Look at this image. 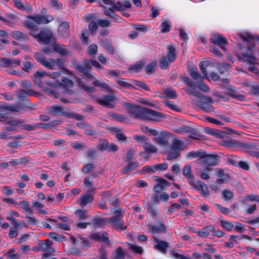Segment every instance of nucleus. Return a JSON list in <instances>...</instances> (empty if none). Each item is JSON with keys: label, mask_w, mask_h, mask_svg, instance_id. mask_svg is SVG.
I'll use <instances>...</instances> for the list:
<instances>
[{"label": "nucleus", "mask_w": 259, "mask_h": 259, "mask_svg": "<svg viewBox=\"0 0 259 259\" xmlns=\"http://www.w3.org/2000/svg\"><path fill=\"white\" fill-rule=\"evenodd\" d=\"M133 82L136 86L134 85V88H133V89L138 90L142 89L147 91H150V89L148 86L144 82L138 80H134Z\"/></svg>", "instance_id": "nucleus-37"}, {"label": "nucleus", "mask_w": 259, "mask_h": 259, "mask_svg": "<svg viewBox=\"0 0 259 259\" xmlns=\"http://www.w3.org/2000/svg\"><path fill=\"white\" fill-rule=\"evenodd\" d=\"M114 213L116 214L115 215L110 218H101L100 217H95L92 221V224L94 228H102L103 227L107 222L109 220V222L112 225L113 229L118 230L119 229L120 230H124L127 228L126 225L122 220L123 214L122 213L121 209L115 210Z\"/></svg>", "instance_id": "nucleus-2"}, {"label": "nucleus", "mask_w": 259, "mask_h": 259, "mask_svg": "<svg viewBox=\"0 0 259 259\" xmlns=\"http://www.w3.org/2000/svg\"><path fill=\"white\" fill-rule=\"evenodd\" d=\"M189 74L193 79L196 80L201 81L204 79V77L200 74L196 67H192L189 69Z\"/></svg>", "instance_id": "nucleus-31"}, {"label": "nucleus", "mask_w": 259, "mask_h": 259, "mask_svg": "<svg viewBox=\"0 0 259 259\" xmlns=\"http://www.w3.org/2000/svg\"><path fill=\"white\" fill-rule=\"evenodd\" d=\"M164 93L168 97L174 99L177 97L176 92L175 90L170 89H165L164 90Z\"/></svg>", "instance_id": "nucleus-63"}, {"label": "nucleus", "mask_w": 259, "mask_h": 259, "mask_svg": "<svg viewBox=\"0 0 259 259\" xmlns=\"http://www.w3.org/2000/svg\"><path fill=\"white\" fill-rule=\"evenodd\" d=\"M78 84L79 87L81 88L83 90H84V91L88 93H92L95 92V89L94 88L85 85L84 83L81 80L78 81Z\"/></svg>", "instance_id": "nucleus-61"}, {"label": "nucleus", "mask_w": 259, "mask_h": 259, "mask_svg": "<svg viewBox=\"0 0 259 259\" xmlns=\"http://www.w3.org/2000/svg\"><path fill=\"white\" fill-rule=\"evenodd\" d=\"M210 42L214 45L219 46L223 50H226L225 46L228 44V40L223 35L213 34L210 39Z\"/></svg>", "instance_id": "nucleus-13"}, {"label": "nucleus", "mask_w": 259, "mask_h": 259, "mask_svg": "<svg viewBox=\"0 0 259 259\" xmlns=\"http://www.w3.org/2000/svg\"><path fill=\"white\" fill-rule=\"evenodd\" d=\"M32 206L39 209V212L40 213L45 214H47V212L46 210L44 209H41V208L44 207L45 206L44 205L41 203L37 201H33L32 203Z\"/></svg>", "instance_id": "nucleus-55"}, {"label": "nucleus", "mask_w": 259, "mask_h": 259, "mask_svg": "<svg viewBox=\"0 0 259 259\" xmlns=\"http://www.w3.org/2000/svg\"><path fill=\"white\" fill-rule=\"evenodd\" d=\"M35 59L41 65L48 69V67L51 66V63L53 62L51 58L46 59L44 55L39 52H35L34 54Z\"/></svg>", "instance_id": "nucleus-20"}, {"label": "nucleus", "mask_w": 259, "mask_h": 259, "mask_svg": "<svg viewBox=\"0 0 259 259\" xmlns=\"http://www.w3.org/2000/svg\"><path fill=\"white\" fill-rule=\"evenodd\" d=\"M33 64L30 62L25 61L23 63V67H22L21 69L26 72H29L33 68Z\"/></svg>", "instance_id": "nucleus-59"}, {"label": "nucleus", "mask_w": 259, "mask_h": 259, "mask_svg": "<svg viewBox=\"0 0 259 259\" xmlns=\"http://www.w3.org/2000/svg\"><path fill=\"white\" fill-rule=\"evenodd\" d=\"M154 241L157 243L155 248L165 253L167 248L168 247V243L165 241L159 240L157 238H155Z\"/></svg>", "instance_id": "nucleus-32"}, {"label": "nucleus", "mask_w": 259, "mask_h": 259, "mask_svg": "<svg viewBox=\"0 0 259 259\" xmlns=\"http://www.w3.org/2000/svg\"><path fill=\"white\" fill-rule=\"evenodd\" d=\"M108 115L110 116L113 117L116 121L118 122L123 123L127 122V118L122 115L113 113L112 112L109 113Z\"/></svg>", "instance_id": "nucleus-43"}, {"label": "nucleus", "mask_w": 259, "mask_h": 259, "mask_svg": "<svg viewBox=\"0 0 259 259\" xmlns=\"http://www.w3.org/2000/svg\"><path fill=\"white\" fill-rule=\"evenodd\" d=\"M34 37L39 42L48 44L50 42L51 39L53 37V35L50 31L46 29L41 30Z\"/></svg>", "instance_id": "nucleus-14"}, {"label": "nucleus", "mask_w": 259, "mask_h": 259, "mask_svg": "<svg viewBox=\"0 0 259 259\" xmlns=\"http://www.w3.org/2000/svg\"><path fill=\"white\" fill-rule=\"evenodd\" d=\"M227 135V133L225 131L214 129L213 131V134L212 136H215L218 138H223L226 137Z\"/></svg>", "instance_id": "nucleus-62"}, {"label": "nucleus", "mask_w": 259, "mask_h": 259, "mask_svg": "<svg viewBox=\"0 0 259 259\" xmlns=\"http://www.w3.org/2000/svg\"><path fill=\"white\" fill-rule=\"evenodd\" d=\"M221 145L230 149L234 148H239L241 150L246 152H249V150L251 149H257V146L254 143L240 142L234 139L223 140Z\"/></svg>", "instance_id": "nucleus-6"}, {"label": "nucleus", "mask_w": 259, "mask_h": 259, "mask_svg": "<svg viewBox=\"0 0 259 259\" xmlns=\"http://www.w3.org/2000/svg\"><path fill=\"white\" fill-rule=\"evenodd\" d=\"M155 178L157 183L153 187V190L156 193H160L164 190L167 186L171 184L169 181L161 177L155 176Z\"/></svg>", "instance_id": "nucleus-15"}, {"label": "nucleus", "mask_w": 259, "mask_h": 259, "mask_svg": "<svg viewBox=\"0 0 259 259\" xmlns=\"http://www.w3.org/2000/svg\"><path fill=\"white\" fill-rule=\"evenodd\" d=\"M185 91L190 95L194 96L203 100L202 101L198 100L194 101L195 104L200 109L206 112H211L214 111V108L213 106L210 104L211 103H213V101L211 97L204 96L199 92L194 91L191 89H186Z\"/></svg>", "instance_id": "nucleus-3"}, {"label": "nucleus", "mask_w": 259, "mask_h": 259, "mask_svg": "<svg viewBox=\"0 0 259 259\" xmlns=\"http://www.w3.org/2000/svg\"><path fill=\"white\" fill-rule=\"evenodd\" d=\"M123 78H119L116 80V82L121 87L124 89H130L134 88V85L124 81Z\"/></svg>", "instance_id": "nucleus-48"}, {"label": "nucleus", "mask_w": 259, "mask_h": 259, "mask_svg": "<svg viewBox=\"0 0 259 259\" xmlns=\"http://www.w3.org/2000/svg\"><path fill=\"white\" fill-rule=\"evenodd\" d=\"M95 167V166L93 164L88 163L84 165L81 171L83 174H86L92 171V170L94 169Z\"/></svg>", "instance_id": "nucleus-64"}, {"label": "nucleus", "mask_w": 259, "mask_h": 259, "mask_svg": "<svg viewBox=\"0 0 259 259\" xmlns=\"http://www.w3.org/2000/svg\"><path fill=\"white\" fill-rule=\"evenodd\" d=\"M223 198L227 201H231L234 197V193L227 189L224 190L222 192Z\"/></svg>", "instance_id": "nucleus-45"}, {"label": "nucleus", "mask_w": 259, "mask_h": 259, "mask_svg": "<svg viewBox=\"0 0 259 259\" xmlns=\"http://www.w3.org/2000/svg\"><path fill=\"white\" fill-rule=\"evenodd\" d=\"M169 63L175 61L177 57L176 48L174 46H169L167 48V54L166 56Z\"/></svg>", "instance_id": "nucleus-26"}, {"label": "nucleus", "mask_w": 259, "mask_h": 259, "mask_svg": "<svg viewBox=\"0 0 259 259\" xmlns=\"http://www.w3.org/2000/svg\"><path fill=\"white\" fill-rule=\"evenodd\" d=\"M176 132L179 134L183 133L194 134V128L187 126H183L176 130Z\"/></svg>", "instance_id": "nucleus-44"}, {"label": "nucleus", "mask_w": 259, "mask_h": 259, "mask_svg": "<svg viewBox=\"0 0 259 259\" xmlns=\"http://www.w3.org/2000/svg\"><path fill=\"white\" fill-rule=\"evenodd\" d=\"M205 154V151L202 150H198L197 151H191L187 153L186 157L188 158H198V159H200L201 157H202L203 155Z\"/></svg>", "instance_id": "nucleus-39"}, {"label": "nucleus", "mask_w": 259, "mask_h": 259, "mask_svg": "<svg viewBox=\"0 0 259 259\" xmlns=\"http://www.w3.org/2000/svg\"><path fill=\"white\" fill-rule=\"evenodd\" d=\"M183 175L189 181H194V176L192 172L191 165L190 163H187L184 166Z\"/></svg>", "instance_id": "nucleus-27"}, {"label": "nucleus", "mask_w": 259, "mask_h": 259, "mask_svg": "<svg viewBox=\"0 0 259 259\" xmlns=\"http://www.w3.org/2000/svg\"><path fill=\"white\" fill-rule=\"evenodd\" d=\"M19 205L22 208V209L25 210L26 211L30 213L31 214L32 213V210L31 208L29 207V203L26 201H22L19 202Z\"/></svg>", "instance_id": "nucleus-58"}, {"label": "nucleus", "mask_w": 259, "mask_h": 259, "mask_svg": "<svg viewBox=\"0 0 259 259\" xmlns=\"http://www.w3.org/2000/svg\"><path fill=\"white\" fill-rule=\"evenodd\" d=\"M90 238L98 242H104L107 245H110V244L108 233L106 232H104L102 234L99 232L94 233L90 235Z\"/></svg>", "instance_id": "nucleus-19"}, {"label": "nucleus", "mask_w": 259, "mask_h": 259, "mask_svg": "<svg viewBox=\"0 0 259 259\" xmlns=\"http://www.w3.org/2000/svg\"><path fill=\"white\" fill-rule=\"evenodd\" d=\"M61 81L62 82H60L59 81H58L57 84L60 87H63L64 88L65 93H66L71 95L74 94V92L70 89V88H72L73 85V81L65 77H63L62 78Z\"/></svg>", "instance_id": "nucleus-18"}, {"label": "nucleus", "mask_w": 259, "mask_h": 259, "mask_svg": "<svg viewBox=\"0 0 259 259\" xmlns=\"http://www.w3.org/2000/svg\"><path fill=\"white\" fill-rule=\"evenodd\" d=\"M13 37L19 41H25L28 39L27 36L20 31H14L12 32Z\"/></svg>", "instance_id": "nucleus-41"}, {"label": "nucleus", "mask_w": 259, "mask_h": 259, "mask_svg": "<svg viewBox=\"0 0 259 259\" xmlns=\"http://www.w3.org/2000/svg\"><path fill=\"white\" fill-rule=\"evenodd\" d=\"M98 51V46L96 44H92L88 47V54L91 57H94Z\"/></svg>", "instance_id": "nucleus-49"}, {"label": "nucleus", "mask_w": 259, "mask_h": 259, "mask_svg": "<svg viewBox=\"0 0 259 259\" xmlns=\"http://www.w3.org/2000/svg\"><path fill=\"white\" fill-rule=\"evenodd\" d=\"M169 132H163L160 133L159 136L155 137L153 140L160 145H166L168 144V140L166 136L170 135Z\"/></svg>", "instance_id": "nucleus-25"}, {"label": "nucleus", "mask_w": 259, "mask_h": 259, "mask_svg": "<svg viewBox=\"0 0 259 259\" xmlns=\"http://www.w3.org/2000/svg\"><path fill=\"white\" fill-rule=\"evenodd\" d=\"M181 155V152L171 148L167 153L166 159L167 160H172L177 159Z\"/></svg>", "instance_id": "nucleus-38"}, {"label": "nucleus", "mask_w": 259, "mask_h": 259, "mask_svg": "<svg viewBox=\"0 0 259 259\" xmlns=\"http://www.w3.org/2000/svg\"><path fill=\"white\" fill-rule=\"evenodd\" d=\"M65 107L62 106L53 105L48 106L46 110L50 114L54 115H64L70 118L74 119L77 121L82 120L84 119V116L77 114L75 112H69L64 111Z\"/></svg>", "instance_id": "nucleus-7"}, {"label": "nucleus", "mask_w": 259, "mask_h": 259, "mask_svg": "<svg viewBox=\"0 0 259 259\" xmlns=\"http://www.w3.org/2000/svg\"><path fill=\"white\" fill-rule=\"evenodd\" d=\"M48 236L51 238L58 241H63L65 239V237L64 236L55 232L49 233Z\"/></svg>", "instance_id": "nucleus-51"}, {"label": "nucleus", "mask_w": 259, "mask_h": 259, "mask_svg": "<svg viewBox=\"0 0 259 259\" xmlns=\"http://www.w3.org/2000/svg\"><path fill=\"white\" fill-rule=\"evenodd\" d=\"M143 147L145 152L148 154L156 153L157 152V148L148 141L144 143Z\"/></svg>", "instance_id": "nucleus-36"}, {"label": "nucleus", "mask_w": 259, "mask_h": 259, "mask_svg": "<svg viewBox=\"0 0 259 259\" xmlns=\"http://www.w3.org/2000/svg\"><path fill=\"white\" fill-rule=\"evenodd\" d=\"M53 62L51 63V66L48 67V69L50 70H54L56 66H58L59 68L62 69L64 67V61L62 58H59L56 60L51 58Z\"/></svg>", "instance_id": "nucleus-34"}, {"label": "nucleus", "mask_w": 259, "mask_h": 259, "mask_svg": "<svg viewBox=\"0 0 259 259\" xmlns=\"http://www.w3.org/2000/svg\"><path fill=\"white\" fill-rule=\"evenodd\" d=\"M148 226L150 228L153 233H165L166 232V229L165 225L163 223L160 222H157V225L156 226H154L152 224H149Z\"/></svg>", "instance_id": "nucleus-23"}, {"label": "nucleus", "mask_w": 259, "mask_h": 259, "mask_svg": "<svg viewBox=\"0 0 259 259\" xmlns=\"http://www.w3.org/2000/svg\"><path fill=\"white\" fill-rule=\"evenodd\" d=\"M168 60L166 57H162L159 62V66L162 69H166L168 68Z\"/></svg>", "instance_id": "nucleus-52"}, {"label": "nucleus", "mask_w": 259, "mask_h": 259, "mask_svg": "<svg viewBox=\"0 0 259 259\" xmlns=\"http://www.w3.org/2000/svg\"><path fill=\"white\" fill-rule=\"evenodd\" d=\"M189 184L194 188L200 192L201 194L204 197H207L209 195L207 186L203 182L198 181L197 184L194 181H189Z\"/></svg>", "instance_id": "nucleus-16"}, {"label": "nucleus", "mask_w": 259, "mask_h": 259, "mask_svg": "<svg viewBox=\"0 0 259 259\" xmlns=\"http://www.w3.org/2000/svg\"><path fill=\"white\" fill-rule=\"evenodd\" d=\"M220 224L224 229L228 231H231L234 227L232 223L224 220H221Z\"/></svg>", "instance_id": "nucleus-53"}, {"label": "nucleus", "mask_w": 259, "mask_h": 259, "mask_svg": "<svg viewBox=\"0 0 259 259\" xmlns=\"http://www.w3.org/2000/svg\"><path fill=\"white\" fill-rule=\"evenodd\" d=\"M28 18L32 21H35V22L38 25L42 23H49L53 20V17L48 15H41L40 14H36L33 16H29Z\"/></svg>", "instance_id": "nucleus-17"}, {"label": "nucleus", "mask_w": 259, "mask_h": 259, "mask_svg": "<svg viewBox=\"0 0 259 259\" xmlns=\"http://www.w3.org/2000/svg\"><path fill=\"white\" fill-rule=\"evenodd\" d=\"M139 165V163L137 161H128V164L122 168L121 172L122 174H128V172L134 170Z\"/></svg>", "instance_id": "nucleus-28"}, {"label": "nucleus", "mask_w": 259, "mask_h": 259, "mask_svg": "<svg viewBox=\"0 0 259 259\" xmlns=\"http://www.w3.org/2000/svg\"><path fill=\"white\" fill-rule=\"evenodd\" d=\"M183 145L184 143L178 139H175L172 142L170 148L179 151V152H181L183 149Z\"/></svg>", "instance_id": "nucleus-42"}, {"label": "nucleus", "mask_w": 259, "mask_h": 259, "mask_svg": "<svg viewBox=\"0 0 259 259\" xmlns=\"http://www.w3.org/2000/svg\"><path fill=\"white\" fill-rule=\"evenodd\" d=\"M114 100V96L107 95L104 96L103 99H97V102L98 104L106 107L109 102H112Z\"/></svg>", "instance_id": "nucleus-35"}, {"label": "nucleus", "mask_w": 259, "mask_h": 259, "mask_svg": "<svg viewBox=\"0 0 259 259\" xmlns=\"http://www.w3.org/2000/svg\"><path fill=\"white\" fill-rule=\"evenodd\" d=\"M38 94V93L35 92L33 90H24L23 89H19L16 92V96L20 101L18 103H26L28 105L27 107L24 108V112L26 109H32V105L27 99V97L31 96H36Z\"/></svg>", "instance_id": "nucleus-10"}, {"label": "nucleus", "mask_w": 259, "mask_h": 259, "mask_svg": "<svg viewBox=\"0 0 259 259\" xmlns=\"http://www.w3.org/2000/svg\"><path fill=\"white\" fill-rule=\"evenodd\" d=\"M125 252L121 247H117L115 251L113 259H124Z\"/></svg>", "instance_id": "nucleus-47"}, {"label": "nucleus", "mask_w": 259, "mask_h": 259, "mask_svg": "<svg viewBox=\"0 0 259 259\" xmlns=\"http://www.w3.org/2000/svg\"><path fill=\"white\" fill-rule=\"evenodd\" d=\"M250 40V39L247 40L248 41L249 45L246 50H244L245 47L242 45L240 44H238L239 50L241 52H240V54L238 53L236 54V56L239 61L246 62L250 64H254L255 63V62L256 61V58L253 54V51L254 49L255 46Z\"/></svg>", "instance_id": "nucleus-4"}, {"label": "nucleus", "mask_w": 259, "mask_h": 259, "mask_svg": "<svg viewBox=\"0 0 259 259\" xmlns=\"http://www.w3.org/2000/svg\"><path fill=\"white\" fill-rule=\"evenodd\" d=\"M93 84L95 87L100 88L105 92L111 93L112 91V90L106 82H101L98 80L95 79L93 82Z\"/></svg>", "instance_id": "nucleus-30"}, {"label": "nucleus", "mask_w": 259, "mask_h": 259, "mask_svg": "<svg viewBox=\"0 0 259 259\" xmlns=\"http://www.w3.org/2000/svg\"><path fill=\"white\" fill-rule=\"evenodd\" d=\"M153 168L156 170L163 171L167 169L168 164L167 163H163L161 164H155L153 165Z\"/></svg>", "instance_id": "nucleus-60"}, {"label": "nucleus", "mask_w": 259, "mask_h": 259, "mask_svg": "<svg viewBox=\"0 0 259 259\" xmlns=\"http://www.w3.org/2000/svg\"><path fill=\"white\" fill-rule=\"evenodd\" d=\"M25 27L27 29H29V34L33 37L38 33L40 29L38 25L35 21L31 20H27L25 23Z\"/></svg>", "instance_id": "nucleus-21"}, {"label": "nucleus", "mask_w": 259, "mask_h": 259, "mask_svg": "<svg viewBox=\"0 0 259 259\" xmlns=\"http://www.w3.org/2000/svg\"><path fill=\"white\" fill-rule=\"evenodd\" d=\"M170 23L169 21H164L161 25V32L162 33L168 32L170 31Z\"/></svg>", "instance_id": "nucleus-50"}, {"label": "nucleus", "mask_w": 259, "mask_h": 259, "mask_svg": "<svg viewBox=\"0 0 259 259\" xmlns=\"http://www.w3.org/2000/svg\"><path fill=\"white\" fill-rule=\"evenodd\" d=\"M103 2L106 5H111L112 8L117 11H122L124 10V8L123 7V2L120 1H117L116 4L110 0H103Z\"/></svg>", "instance_id": "nucleus-33"}, {"label": "nucleus", "mask_w": 259, "mask_h": 259, "mask_svg": "<svg viewBox=\"0 0 259 259\" xmlns=\"http://www.w3.org/2000/svg\"><path fill=\"white\" fill-rule=\"evenodd\" d=\"M71 63L75 69L83 74L86 77L90 79L94 78V76L90 72L92 67L90 65L89 60L85 58L83 59V65L79 63L75 59H72Z\"/></svg>", "instance_id": "nucleus-9"}, {"label": "nucleus", "mask_w": 259, "mask_h": 259, "mask_svg": "<svg viewBox=\"0 0 259 259\" xmlns=\"http://www.w3.org/2000/svg\"><path fill=\"white\" fill-rule=\"evenodd\" d=\"M108 142L107 140L103 138H100L99 140V144L97 146V149L100 151H106L108 145Z\"/></svg>", "instance_id": "nucleus-40"}, {"label": "nucleus", "mask_w": 259, "mask_h": 259, "mask_svg": "<svg viewBox=\"0 0 259 259\" xmlns=\"http://www.w3.org/2000/svg\"><path fill=\"white\" fill-rule=\"evenodd\" d=\"M26 103H17L15 105H11L9 103H5L0 105V109L6 110L13 112L24 113V108L27 107Z\"/></svg>", "instance_id": "nucleus-12"}, {"label": "nucleus", "mask_w": 259, "mask_h": 259, "mask_svg": "<svg viewBox=\"0 0 259 259\" xmlns=\"http://www.w3.org/2000/svg\"><path fill=\"white\" fill-rule=\"evenodd\" d=\"M220 160V157L218 154H207L205 152V154L203 155L202 157L196 160V163L206 166L205 170L210 171L211 169L209 166L218 165Z\"/></svg>", "instance_id": "nucleus-8"}, {"label": "nucleus", "mask_w": 259, "mask_h": 259, "mask_svg": "<svg viewBox=\"0 0 259 259\" xmlns=\"http://www.w3.org/2000/svg\"><path fill=\"white\" fill-rule=\"evenodd\" d=\"M53 50L54 52L58 53L62 56H67L70 52L66 49V47L64 45H60L59 44H54L53 45Z\"/></svg>", "instance_id": "nucleus-24"}, {"label": "nucleus", "mask_w": 259, "mask_h": 259, "mask_svg": "<svg viewBox=\"0 0 259 259\" xmlns=\"http://www.w3.org/2000/svg\"><path fill=\"white\" fill-rule=\"evenodd\" d=\"M99 27L98 21H91L88 25L89 30L92 35H94Z\"/></svg>", "instance_id": "nucleus-46"}, {"label": "nucleus", "mask_w": 259, "mask_h": 259, "mask_svg": "<svg viewBox=\"0 0 259 259\" xmlns=\"http://www.w3.org/2000/svg\"><path fill=\"white\" fill-rule=\"evenodd\" d=\"M129 246L130 248L134 252L138 254L143 253V249L142 247L131 243H129Z\"/></svg>", "instance_id": "nucleus-57"}, {"label": "nucleus", "mask_w": 259, "mask_h": 259, "mask_svg": "<svg viewBox=\"0 0 259 259\" xmlns=\"http://www.w3.org/2000/svg\"><path fill=\"white\" fill-rule=\"evenodd\" d=\"M122 105L126 108L130 116L135 119L155 120L163 117L162 113L140 105L127 102H124Z\"/></svg>", "instance_id": "nucleus-1"}, {"label": "nucleus", "mask_w": 259, "mask_h": 259, "mask_svg": "<svg viewBox=\"0 0 259 259\" xmlns=\"http://www.w3.org/2000/svg\"><path fill=\"white\" fill-rule=\"evenodd\" d=\"M45 75H48L46 72H36V73L34 74V77L33 79L34 83L39 88L42 89L46 92V94H47V95L49 96H53L55 98H58L59 93L56 91V89H51L48 87H45L44 85V84H46L51 87L54 85V83H51L50 82L45 81L43 83L41 82V79L45 76Z\"/></svg>", "instance_id": "nucleus-5"}, {"label": "nucleus", "mask_w": 259, "mask_h": 259, "mask_svg": "<svg viewBox=\"0 0 259 259\" xmlns=\"http://www.w3.org/2000/svg\"><path fill=\"white\" fill-rule=\"evenodd\" d=\"M157 65V62L155 61L149 64L146 67V73L148 74L153 73L154 72V69Z\"/></svg>", "instance_id": "nucleus-56"}, {"label": "nucleus", "mask_w": 259, "mask_h": 259, "mask_svg": "<svg viewBox=\"0 0 259 259\" xmlns=\"http://www.w3.org/2000/svg\"><path fill=\"white\" fill-rule=\"evenodd\" d=\"M94 198L93 195L91 194H82L80 196V205L82 206H85L88 203L93 201Z\"/></svg>", "instance_id": "nucleus-29"}, {"label": "nucleus", "mask_w": 259, "mask_h": 259, "mask_svg": "<svg viewBox=\"0 0 259 259\" xmlns=\"http://www.w3.org/2000/svg\"><path fill=\"white\" fill-rule=\"evenodd\" d=\"M53 244V242L49 239L39 242V245L41 251H46L42 254V258L48 257L55 252V249L52 247Z\"/></svg>", "instance_id": "nucleus-11"}, {"label": "nucleus", "mask_w": 259, "mask_h": 259, "mask_svg": "<svg viewBox=\"0 0 259 259\" xmlns=\"http://www.w3.org/2000/svg\"><path fill=\"white\" fill-rule=\"evenodd\" d=\"M182 80L192 90L195 89V83L188 76H184L182 77Z\"/></svg>", "instance_id": "nucleus-54"}, {"label": "nucleus", "mask_w": 259, "mask_h": 259, "mask_svg": "<svg viewBox=\"0 0 259 259\" xmlns=\"http://www.w3.org/2000/svg\"><path fill=\"white\" fill-rule=\"evenodd\" d=\"M103 12L105 16L111 19L114 22H117L120 19V18L115 13L114 9L112 8H107L102 6Z\"/></svg>", "instance_id": "nucleus-22"}]
</instances>
